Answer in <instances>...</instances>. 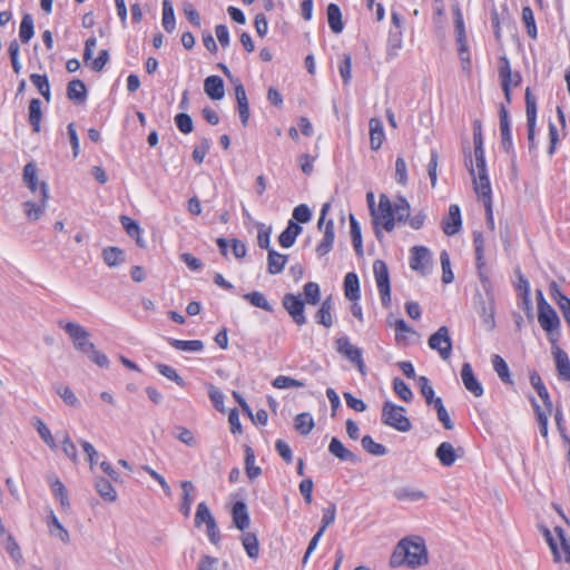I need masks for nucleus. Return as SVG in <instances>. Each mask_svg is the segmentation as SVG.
<instances>
[{
	"label": "nucleus",
	"instance_id": "f257e3e1",
	"mask_svg": "<svg viewBox=\"0 0 570 570\" xmlns=\"http://www.w3.org/2000/svg\"><path fill=\"white\" fill-rule=\"evenodd\" d=\"M475 164L470 160L468 169L473 180V188L478 198L483 203L488 216H492V189L487 174V164L483 148V138L481 131L473 134Z\"/></svg>",
	"mask_w": 570,
	"mask_h": 570
},
{
	"label": "nucleus",
	"instance_id": "f03ea898",
	"mask_svg": "<svg viewBox=\"0 0 570 570\" xmlns=\"http://www.w3.org/2000/svg\"><path fill=\"white\" fill-rule=\"evenodd\" d=\"M426 562L428 551L425 542L421 537H406L402 539L390 558V566L392 568L407 566L414 569Z\"/></svg>",
	"mask_w": 570,
	"mask_h": 570
},
{
	"label": "nucleus",
	"instance_id": "7ed1b4c3",
	"mask_svg": "<svg viewBox=\"0 0 570 570\" xmlns=\"http://www.w3.org/2000/svg\"><path fill=\"white\" fill-rule=\"evenodd\" d=\"M23 181L28 186V188L36 193L38 187L40 186V205H37L32 202H26L23 204L24 213L30 220H37L42 215L45 207L47 205L49 195L48 187L46 183H39L37 178V166L33 163H28L23 168Z\"/></svg>",
	"mask_w": 570,
	"mask_h": 570
},
{
	"label": "nucleus",
	"instance_id": "20e7f679",
	"mask_svg": "<svg viewBox=\"0 0 570 570\" xmlns=\"http://www.w3.org/2000/svg\"><path fill=\"white\" fill-rule=\"evenodd\" d=\"M556 563L566 562L570 566V537H568L561 527H554L550 530L547 527H540Z\"/></svg>",
	"mask_w": 570,
	"mask_h": 570
},
{
	"label": "nucleus",
	"instance_id": "39448f33",
	"mask_svg": "<svg viewBox=\"0 0 570 570\" xmlns=\"http://www.w3.org/2000/svg\"><path fill=\"white\" fill-rule=\"evenodd\" d=\"M538 322L541 328L547 333L551 344L557 343L561 327V321L556 309L547 302L543 293L537 291Z\"/></svg>",
	"mask_w": 570,
	"mask_h": 570
},
{
	"label": "nucleus",
	"instance_id": "423d86ee",
	"mask_svg": "<svg viewBox=\"0 0 570 570\" xmlns=\"http://www.w3.org/2000/svg\"><path fill=\"white\" fill-rule=\"evenodd\" d=\"M330 208V203L323 204L317 222L318 230L323 232V238L316 246V253L320 257L327 255L332 250L335 239L334 222L332 219L326 220Z\"/></svg>",
	"mask_w": 570,
	"mask_h": 570
},
{
	"label": "nucleus",
	"instance_id": "0eeeda50",
	"mask_svg": "<svg viewBox=\"0 0 570 570\" xmlns=\"http://www.w3.org/2000/svg\"><path fill=\"white\" fill-rule=\"evenodd\" d=\"M453 14H454V33H455V41H456V46H458L459 59L462 62L463 69L469 71L471 68V56H470L469 46H468V37H466L463 14L459 7H455L453 9Z\"/></svg>",
	"mask_w": 570,
	"mask_h": 570
},
{
	"label": "nucleus",
	"instance_id": "6e6552de",
	"mask_svg": "<svg viewBox=\"0 0 570 570\" xmlns=\"http://www.w3.org/2000/svg\"><path fill=\"white\" fill-rule=\"evenodd\" d=\"M383 424L399 432H407L412 429L410 419L405 415V409L386 401L382 407Z\"/></svg>",
	"mask_w": 570,
	"mask_h": 570
},
{
	"label": "nucleus",
	"instance_id": "1a4fd4ad",
	"mask_svg": "<svg viewBox=\"0 0 570 570\" xmlns=\"http://www.w3.org/2000/svg\"><path fill=\"white\" fill-rule=\"evenodd\" d=\"M371 216L375 227H382L389 233L395 228L394 206L387 195H380L377 207Z\"/></svg>",
	"mask_w": 570,
	"mask_h": 570
},
{
	"label": "nucleus",
	"instance_id": "9d476101",
	"mask_svg": "<svg viewBox=\"0 0 570 570\" xmlns=\"http://www.w3.org/2000/svg\"><path fill=\"white\" fill-rule=\"evenodd\" d=\"M373 273L383 307L391 306V284L387 265L384 261L377 259L373 263Z\"/></svg>",
	"mask_w": 570,
	"mask_h": 570
},
{
	"label": "nucleus",
	"instance_id": "9b49d317",
	"mask_svg": "<svg viewBox=\"0 0 570 570\" xmlns=\"http://www.w3.org/2000/svg\"><path fill=\"white\" fill-rule=\"evenodd\" d=\"M335 347L337 353L353 363L362 375L366 374L362 348L353 345L347 336L337 337L335 340Z\"/></svg>",
	"mask_w": 570,
	"mask_h": 570
},
{
	"label": "nucleus",
	"instance_id": "f8f14e48",
	"mask_svg": "<svg viewBox=\"0 0 570 570\" xmlns=\"http://www.w3.org/2000/svg\"><path fill=\"white\" fill-rule=\"evenodd\" d=\"M409 265L420 275H429L433 267L431 250L425 246H413L410 249Z\"/></svg>",
	"mask_w": 570,
	"mask_h": 570
},
{
	"label": "nucleus",
	"instance_id": "ddd939ff",
	"mask_svg": "<svg viewBox=\"0 0 570 570\" xmlns=\"http://www.w3.org/2000/svg\"><path fill=\"white\" fill-rule=\"evenodd\" d=\"M499 77L505 100L510 104L512 88L521 85V75L519 72H512L510 61L507 57H501L499 60Z\"/></svg>",
	"mask_w": 570,
	"mask_h": 570
},
{
	"label": "nucleus",
	"instance_id": "4468645a",
	"mask_svg": "<svg viewBox=\"0 0 570 570\" xmlns=\"http://www.w3.org/2000/svg\"><path fill=\"white\" fill-rule=\"evenodd\" d=\"M203 523L206 524L207 535L213 544H218L220 540L219 530L216 521L205 502H200L197 505L195 514V527L199 528Z\"/></svg>",
	"mask_w": 570,
	"mask_h": 570
},
{
	"label": "nucleus",
	"instance_id": "2eb2a0df",
	"mask_svg": "<svg viewBox=\"0 0 570 570\" xmlns=\"http://www.w3.org/2000/svg\"><path fill=\"white\" fill-rule=\"evenodd\" d=\"M59 326L68 333L78 351L82 353L94 351L95 345L89 341V333L81 325L72 322H60Z\"/></svg>",
	"mask_w": 570,
	"mask_h": 570
},
{
	"label": "nucleus",
	"instance_id": "dca6fc26",
	"mask_svg": "<svg viewBox=\"0 0 570 570\" xmlns=\"http://www.w3.org/2000/svg\"><path fill=\"white\" fill-rule=\"evenodd\" d=\"M429 347L436 351L444 361L449 360L452 354V340L448 326H441L433 333L428 341Z\"/></svg>",
	"mask_w": 570,
	"mask_h": 570
},
{
	"label": "nucleus",
	"instance_id": "f3484780",
	"mask_svg": "<svg viewBox=\"0 0 570 570\" xmlns=\"http://www.w3.org/2000/svg\"><path fill=\"white\" fill-rule=\"evenodd\" d=\"M282 304L298 326L306 323L305 302L299 296L289 293L285 294Z\"/></svg>",
	"mask_w": 570,
	"mask_h": 570
},
{
	"label": "nucleus",
	"instance_id": "a211bd4d",
	"mask_svg": "<svg viewBox=\"0 0 570 570\" xmlns=\"http://www.w3.org/2000/svg\"><path fill=\"white\" fill-rule=\"evenodd\" d=\"M97 46V39L96 37H90L85 42V50H83V61L86 63H89L90 68L94 71H101L105 66L107 65L109 60V53L108 50L104 49L99 52L98 57L96 59L92 58V50Z\"/></svg>",
	"mask_w": 570,
	"mask_h": 570
},
{
	"label": "nucleus",
	"instance_id": "6ab92c4d",
	"mask_svg": "<svg viewBox=\"0 0 570 570\" xmlns=\"http://www.w3.org/2000/svg\"><path fill=\"white\" fill-rule=\"evenodd\" d=\"M442 230L448 236L458 234L462 228V216L459 205L452 204L449 207L448 215L441 223Z\"/></svg>",
	"mask_w": 570,
	"mask_h": 570
},
{
	"label": "nucleus",
	"instance_id": "aec40b11",
	"mask_svg": "<svg viewBox=\"0 0 570 570\" xmlns=\"http://www.w3.org/2000/svg\"><path fill=\"white\" fill-rule=\"evenodd\" d=\"M525 112L528 126V140L530 147H532V145L534 144V132L537 122V101L530 88H527L525 90Z\"/></svg>",
	"mask_w": 570,
	"mask_h": 570
},
{
	"label": "nucleus",
	"instance_id": "412c9836",
	"mask_svg": "<svg viewBox=\"0 0 570 570\" xmlns=\"http://www.w3.org/2000/svg\"><path fill=\"white\" fill-rule=\"evenodd\" d=\"M549 293L553 302L561 311L566 323L570 327V298L563 294L560 286L554 281L549 284Z\"/></svg>",
	"mask_w": 570,
	"mask_h": 570
},
{
	"label": "nucleus",
	"instance_id": "4be33fe9",
	"mask_svg": "<svg viewBox=\"0 0 570 570\" xmlns=\"http://www.w3.org/2000/svg\"><path fill=\"white\" fill-rule=\"evenodd\" d=\"M461 379L464 387L471 392L475 397L483 395V386L475 377L473 368L470 363H463L461 368Z\"/></svg>",
	"mask_w": 570,
	"mask_h": 570
},
{
	"label": "nucleus",
	"instance_id": "5701e85b",
	"mask_svg": "<svg viewBox=\"0 0 570 570\" xmlns=\"http://www.w3.org/2000/svg\"><path fill=\"white\" fill-rule=\"evenodd\" d=\"M552 355L559 379L570 381V360L568 354L557 344H552Z\"/></svg>",
	"mask_w": 570,
	"mask_h": 570
},
{
	"label": "nucleus",
	"instance_id": "b1692460",
	"mask_svg": "<svg viewBox=\"0 0 570 570\" xmlns=\"http://www.w3.org/2000/svg\"><path fill=\"white\" fill-rule=\"evenodd\" d=\"M204 90L212 100H222L225 97V85L219 76H208L204 81Z\"/></svg>",
	"mask_w": 570,
	"mask_h": 570
},
{
	"label": "nucleus",
	"instance_id": "393cba45",
	"mask_svg": "<svg viewBox=\"0 0 570 570\" xmlns=\"http://www.w3.org/2000/svg\"><path fill=\"white\" fill-rule=\"evenodd\" d=\"M344 296L348 301L361 299L360 279L356 273L350 272L345 275L343 282Z\"/></svg>",
	"mask_w": 570,
	"mask_h": 570
},
{
	"label": "nucleus",
	"instance_id": "a878e982",
	"mask_svg": "<svg viewBox=\"0 0 570 570\" xmlns=\"http://www.w3.org/2000/svg\"><path fill=\"white\" fill-rule=\"evenodd\" d=\"M42 116V102L38 98H32L28 108V121L36 134L41 130Z\"/></svg>",
	"mask_w": 570,
	"mask_h": 570
},
{
	"label": "nucleus",
	"instance_id": "bb28decb",
	"mask_svg": "<svg viewBox=\"0 0 570 570\" xmlns=\"http://www.w3.org/2000/svg\"><path fill=\"white\" fill-rule=\"evenodd\" d=\"M368 126L371 148L373 150H379L385 139L382 121L377 118H371Z\"/></svg>",
	"mask_w": 570,
	"mask_h": 570
},
{
	"label": "nucleus",
	"instance_id": "cd10ccee",
	"mask_svg": "<svg viewBox=\"0 0 570 570\" xmlns=\"http://www.w3.org/2000/svg\"><path fill=\"white\" fill-rule=\"evenodd\" d=\"M232 515H233V522L237 529H239L240 531H244L245 529L248 528L250 520H249L247 507L244 502L237 501L233 505Z\"/></svg>",
	"mask_w": 570,
	"mask_h": 570
},
{
	"label": "nucleus",
	"instance_id": "c85d7f7f",
	"mask_svg": "<svg viewBox=\"0 0 570 570\" xmlns=\"http://www.w3.org/2000/svg\"><path fill=\"white\" fill-rule=\"evenodd\" d=\"M302 233V227L289 220L287 227L281 233L278 237L279 245L284 248H289L294 245L297 236Z\"/></svg>",
	"mask_w": 570,
	"mask_h": 570
},
{
	"label": "nucleus",
	"instance_id": "c756f323",
	"mask_svg": "<svg viewBox=\"0 0 570 570\" xmlns=\"http://www.w3.org/2000/svg\"><path fill=\"white\" fill-rule=\"evenodd\" d=\"M120 223L124 227V229L126 230V233L136 240V244L141 247V248H145L146 247V243L145 240L142 239L141 237V228L140 226L137 224V222H135L132 218L126 216V215H122L120 216Z\"/></svg>",
	"mask_w": 570,
	"mask_h": 570
},
{
	"label": "nucleus",
	"instance_id": "7c9ffc66",
	"mask_svg": "<svg viewBox=\"0 0 570 570\" xmlns=\"http://www.w3.org/2000/svg\"><path fill=\"white\" fill-rule=\"evenodd\" d=\"M499 116L502 145L504 148H510L512 146V134L510 128L509 114L504 105L500 106Z\"/></svg>",
	"mask_w": 570,
	"mask_h": 570
},
{
	"label": "nucleus",
	"instance_id": "2f4dec72",
	"mask_svg": "<svg viewBox=\"0 0 570 570\" xmlns=\"http://www.w3.org/2000/svg\"><path fill=\"white\" fill-rule=\"evenodd\" d=\"M332 311H333V303H332L331 297H328L322 302L318 311L316 312V315H315L316 322L326 328H330L331 326H333L334 318H333Z\"/></svg>",
	"mask_w": 570,
	"mask_h": 570
},
{
	"label": "nucleus",
	"instance_id": "473e14b6",
	"mask_svg": "<svg viewBox=\"0 0 570 570\" xmlns=\"http://www.w3.org/2000/svg\"><path fill=\"white\" fill-rule=\"evenodd\" d=\"M287 263V256L283 255L274 249H268L267 256V271L272 275H276L283 272Z\"/></svg>",
	"mask_w": 570,
	"mask_h": 570
},
{
	"label": "nucleus",
	"instance_id": "72a5a7b5",
	"mask_svg": "<svg viewBox=\"0 0 570 570\" xmlns=\"http://www.w3.org/2000/svg\"><path fill=\"white\" fill-rule=\"evenodd\" d=\"M435 455L444 466H451L456 460L455 449L450 442H442L438 446Z\"/></svg>",
	"mask_w": 570,
	"mask_h": 570
},
{
	"label": "nucleus",
	"instance_id": "f704fd0d",
	"mask_svg": "<svg viewBox=\"0 0 570 570\" xmlns=\"http://www.w3.org/2000/svg\"><path fill=\"white\" fill-rule=\"evenodd\" d=\"M181 490H183V500L180 503V512L185 518H189L191 512V505H193V493H194V485L190 481H183L181 482Z\"/></svg>",
	"mask_w": 570,
	"mask_h": 570
},
{
	"label": "nucleus",
	"instance_id": "c9c22d12",
	"mask_svg": "<svg viewBox=\"0 0 570 570\" xmlns=\"http://www.w3.org/2000/svg\"><path fill=\"white\" fill-rule=\"evenodd\" d=\"M327 21L334 33H341L343 31L344 24L342 20V12L337 4L330 3L327 6Z\"/></svg>",
	"mask_w": 570,
	"mask_h": 570
},
{
	"label": "nucleus",
	"instance_id": "e433bc0d",
	"mask_svg": "<svg viewBox=\"0 0 570 570\" xmlns=\"http://www.w3.org/2000/svg\"><path fill=\"white\" fill-rule=\"evenodd\" d=\"M328 451L331 454L340 459L341 461H354L355 455L337 438H332Z\"/></svg>",
	"mask_w": 570,
	"mask_h": 570
},
{
	"label": "nucleus",
	"instance_id": "4c0bfd02",
	"mask_svg": "<svg viewBox=\"0 0 570 570\" xmlns=\"http://www.w3.org/2000/svg\"><path fill=\"white\" fill-rule=\"evenodd\" d=\"M30 81L38 89L47 102L51 100L50 83L47 75L31 73Z\"/></svg>",
	"mask_w": 570,
	"mask_h": 570
},
{
	"label": "nucleus",
	"instance_id": "58836bf2",
	"mask_svg": "<svg viewBox=\"0 0 570 570\" xmlns=\"http://www.w3.org/2000/svg\"><path fill=\"white\" fill-rule=\"evenodd\" d=\"M493 370L505 384H513L510 375L509 366L502 356L494 354L491 358Z\"/></svg>",
	"mask_w": 570,
	"mask_h": 570
},
{
	"label": "nucleus",
	"instance_id": "ea45409f",
	"mask_svg": "<svg viewBox=\"0 0 570 570\" xmlns=\"http://www.w3.org/2000/svg\"><path fill=\"white\" fill-rule=\"evenodd\" d=\"M67 96L73 101H83L87 96V89L82 80L73 79L68 83Z\"/></svg>",
	"mask_w": 570,
	"mask_h": 570
},
{
	"label": "nucleus",
	"instance_id": "a19ab883",
	"mask_svg": "<svg viewBox=\"0 0 570 570\" xmlns=\"http://www.w3.org/2000/svg\"><path fill=\"white\" fill-rule=\"evenodd\" d=\"M240 540L247 556L252 559L258 558L259 543L257 535L253 532H245L243 533Z\"/></svg>",
	"mask_w": 570,
	"mask_h": 570
},
{
	"label": "nucleus",
	"instance_id": "79ce46f5",
	"mask_svg": "<svg viewBox=\"0 0 570 570\" xmlns=\"http://www.w3.org/2000/svg\"><path fill=\"white\" fill-rule=\"evenodd\" d=\"M245 471L250 480L258 478L262 474V469L255 464V453L249 445H245Z\"/></svg>",
	"mask_w": 570,
	"mask_h": 570
},
{
	"label": "nucleus",
	"instance_id": "37998d69",
	"mask_svg": "<svg viewBox=\"0 0 570 570\" xmlns=\"http://www.w3.org/2000/svg\"><path fill=\"white\" fill-rule=\"evenodd\" d=\"M394 330L395 341L399 345H407L409 336L415 334V331L411 328L402 318L395 321Z\"/></svg>",
	"mask_w": 570,
	"mask_h": 570
},
{
	"label": "nucleus",
	"instance_id": "c03bdc74",
	"mask_svg": "<svg viewBox=\"0 0 570 570\" xmlns=\"http://www.w3.org/2000/svg\"><path fill=\"white\" fill-rule=\"evenodd\" d=\"M168 342L171 347H174L178 351L200 352L204 350V343L200 340L184 341V340L169 338Z\"/></svg>",
	"mask_w": 570,
	"mask_h": 570
},
{
	"label": "nucleus",
	"instance_id": "a18cd8bd",
	"mask_svg": "<svg viewBox=\"0 0 570 570\" xmlns=\"http://www.w3.org/2000/svg\"><path fill=\"white\" fill-rule=\"evenodd\" d=\"M47 524H48L49 531L52 535L58 537L62 542L69 541L68 531L59 522V520L56 517V514L53 513V511H50V514L48 515Z\"/></svg>",
	"mask_w": 570,
	"mask_h": 570
},
{
	"label": "nucleus",
	"instance_id": "49530a36",
	"mask_svg": "<svg viewBox=\"0 0 570 570\" xmlns=\"http://www.w3.org/2000/svg\"><path fill=\"white\" fill-rule=\"evenodd\" d=\"M163 27L167 32H173L176 28V18L174 7L169 0L163 1Z\"/></svg>",
	"mask_w": 570,
	"mask_h": 570
},
{
	"label": "nucleus",
	"instance_id": "de8ad7c7",
	"mask_svg": "<svg viewBox=\"0 0 570 570\" xmlns=\"http://www.w3.org/2000/svg\"><path fill=\"white\" fill-rule=\"evenodd\" d=\"M305 304L317 305L321 301V288L315 282H308L303 286Z\"/></svg>",
	"mask_w": 570,
	"mask_h": 570
},
{
	"label": "nucleus",
	"instance_id": "09e8293b",
	"mask_svg": "<svg viewBox=\"0 0 570 570\" xmlns=\"http://www.w3.org/2000/svg\"><path fill=\"white\" fill-rule=\"evenodd\" d=\"M522 21L525 26L527 35L533 40L537 39L538 29H537V23H535V19H534V13H533V10L529 6H524L522 8Z\"/></svg>",
	"mask_w": 570,
	"mask_h": 570
},
{
	"label": "nucleus",
	"instance_id": "8fccbe9b",
	"mask_svg": "<svg viewBox=\"0 0 570 570\" xmlns=\"http://www.w3.org/2000/svg\"><path fill=\"white\" fill-rule=\"evenodd\" d=\"M35 35L33 19L31 14L26 13L20 22L19 37L23 43H28Z\"/></svg>",
	"mask_w": 570,
	"mask_h": 570
},
{
	"label": "nucleus",
	"instance_id": "3c124183",
	"mask_svg": "<svg viewBox=\"0 0 570 570\" xmlns=\"http://www.w3.org/2000/svg\"><path fill=\"white\" fill-rule=\"evenodd\" d=\"M104 262L110 266H117L124 262V252L115 246H110L102 252Z\"/></svg>",
	"mask_w": 570,
	"mask_h": 570
},
{
	"label": "nucleus",
	"instance_id": "603ef678",
	"mask_svg": "<svg viewBox=\"0 0 570 570\" xmlns=\"http://www.w3.org/2000/svg\"><path fill=\"white\" fill-rule=\"evenodd\" d=\"M394 206V216L399 222H406L410 217L411 206L403 196H397Z\"/></svg>",
	"mask_w": 570,
	"mask_h": 570
},
{
	"label": "nucleus",
	"instance_id": "864d4df0",
	"mask_svg": "<svg viewBox=\"0 0 570 570\" xmlns=\"http://www.w3.org/2000/svg\"><path fill=\"white\" fill-rule=\"evenodd\" d=\"M244 298L255 307L262 308L266 312H272L273 307L268 303L266 296L261 292H252L244 295Z\"/></svg>",
	"mask_w": 570,
	"mask_h": 570
},
{
	"label": "nucleus",
	"instance_id": "5fc2aeb1",
	"mask_svg": "<svg viewBox=\"0 0 570 570\" xmlns=\"http://www.w3.org/2000/svg\"><path fill=\"white\" fill-rule=\"evenodd\" d=\"M50 489L57 500H59L62 508L69 507L68 493L63 483L58 479L53 478L50 481Z\"/></svg>",
	"mask_w": 570,
	"mask_h": 570
},
{
	"label": "nucleus",
	"instance_id": "6e6d98bb",
	"mask_svg": "<svg viewBox=\"0 0 570 570\" xmlns=\"http://www.w3.org/2000/svg\"><path fill=\"white\" fill-rule=\"evenodd\" d=\"M350 227L354 249L361 254L363 252L361 226L353 214L350 215Z\"/></svg>",
	"mask_w": 570,
	"mask_h": 570
},
{
	"label": "nucleus",
	"instance_id": "4d7b16f0",
	"mask_svg": "<svg viewBox=\"0 0 570 570\" xmlns=\"http://www.w3.org/2000/svg\"><path fill=\"white\" fill-rule=\"evenodd\" d=\"M314 428V419L309 413H301L295 417V429L303 435H307Z\"/></svg>",
	"mask_w": 570,
	"mask_h": 570
},
{
	"label": "nucleus",
	"instance_id": "13d9d810",
	"mask_svg": "<svg viewBox=\"0 0 570 570\" xmlns=\"http://www.w3.org/2000/svg\"><path fill=\"white\" fill-rule=\"evenodd\" d=\"M96 490L105 500L115 501L117 498V492L115 488L108 480L104 478L97 480Z\"/></svg>",
	"mask_w": 570,
	"mask_h": 570
},
{
	"label": "nucleus",
	"instance_id": "bf43d9fd",
	"mask_svg": "<svg viewBox=\"0 0 570 570\" xmlns=\"http://www.w3.org/2000/svg\"><path fill=\"white\" fill-rule=\"evenodd\" d=\"M338 71L345 85L350 83L352 78V57L348 53H343L338 61Z\"/></svg>",
	"mask_w": 570,
	"mask_h": 570
},
{
	"label": "nucleus",
	"instance_id": "052dcab7",
	"mask_svg": "<svg viewBox=\"0 0 570 570\" xmlns=\"http://www.w3.org/2000/svg\"><path fill=\"white\" fill-rule=\"evenodd\" d=\"M6 535V550L16 562L22 561L21 549L11 533L7 531Z\"/></svg>",
	"mask_w": 570,
	"mask_h": 570
},
{
	"label": "nucleus",
	"instance_id": "680f3d73",
	"mask_svg": "<svg viewBox=\"0 0 570 570\" xmlns=\"http://www.w3.org/2000/svg\"><path fill=\"white\" fill-rule=\"evenodd\" d=\"M272 384L275 389H279V390L305 386L304 382L293 379L291 376H286V375L276 376Z\"/></svg>",
	"mask_w": 570,
	"mask_h": 570
},
{
	"label": "nucleus",
	"instance_id": "e2e57ef3",
	"mask_svg": "<svg viewBox=\"0 0 570 570\" xmlns=\"http://www.w3.org/2000/svg\"><path fill=\"white\" fill-rule=\"evenodd\" d=\"M440 262L442 267V282L444 284L452 283L454 279V274L452 272L450 256L446 250L441 253Z\"/></svg>",
	"mask_w": 570,
	"mask_h": 570
},
{
	"label": "nucleus",
	"instance_id": "0e129e2a",
	"mask_svg": "<svg viewBox=\"0 0 570 570\" xmlns=\"http://www.w3.org/2000/svg\"><path fill=\"white\" fill-rule=\"evenodd\" d=\"M363 449L373 454V455H384L386 453V449L383 444L375 442L370 435H365L362 439Z\"/></svg>",
	"mask_w": 570,
	"mask_h": 570
},
{
	"label": "nucleus",
	"instance_id": "69168bd1",
	"mask_svg": "<svg viewBox=\"0 0 570 570\" xmlns=\"http://www.w3.org/2000/svg\"><path fill=\"white\" fill-rule=\"evenodd\" d=\"M175 124L178 130L184 135L190 134L194 129L191 117L185 112H180L175 116Z\"/></svg>",
	"mask_w": 570,
	"mask_h": 570
},
{
	"label": "nucleus",
	"instance_id": "338daca9",
	"mask_svg": "<svg viewBox=\"0 0 570 570\" xmlns=\"http://www.w3.org/2000/svg\"><path fill=\"white\" fill-rule=\"evenodd\" d=\"M395 180L401 186L409 183L407 166L403 157H397L395 161Z\"/></svg>",
	"mask_w": 570,
	"mask_h": 570
},
{
	"label": "nucleus",
	"instance_id": "774afa93",
	"mask_svg": "<svg viewBox=\"0 0 570 570\" xmlns=\"http://www.w3.org/2000/svg\"><path fill=\"white\" fill-rule=\"evenodd\" d=\"M393 390L404 402H410L413 397L410 386L401 379H395L393 381Z\"/></svg>",
	"mask_w": 570,
	"mask_h": 570
}]
</instances>
